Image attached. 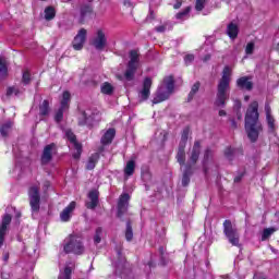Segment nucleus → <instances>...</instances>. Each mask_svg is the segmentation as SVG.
Instances as JSON below:
<instances>
[{
  "instance_id": "obj_1",
  "label": "nucleus",
  "mask_w": 279,
  "mask_h": 279,
  "mask_svg": "<svg viewBox=\"0 0 279 279\" xmlns=\"http://www.w3.org/2000/svg\"><path fill=\"white\" fill-rule=\"evenodd\" d=\"M189 134H191V126H185L181 133V140L175 155L177 162L180 167H184L181 179V185L183 187L191 184V178H193L195 173V165H197L202 154V142L195 141L186 162V143H189Z\"/></svg>"
},
{
  "instance_id": "obj_2",
  "label": "nucleus",
  "mask_w": 279,
  "mask_h": 279,
  "mask_svg": "<svg viewBox=\"0 0 279 279\" xmlns=\"http://www.w3.org/2000/svg\"><path fill=\"white\" fill-rule=\"evenodd\" d=\"M259 119L258 101L254 100L250 104L244 117V130L251 143H257L258 136H260V132H263V123Z\"/></svg>"
},
{
  "instance_id": "obj_3",
  "label": "nucleus",
  "mask_w": 279,
  "mask_h": 279,
  "mask_svg": "<svg viewBox=\"0 0 279 279\" xmlns=\"http://www.w3.org/2000/svg\"><path fill=\"white\" fill-rule=\"evenodd\" d=\"M130 61L123 75L119 74L117 77L123 83L124 88H133L136 86V71H138V51L131 50L129 52Z\"/></svg>"
},
{
  "instance_id": "obj_4",
  "label": "nucleus",
  "mask_w": 279,
  "mask_h": 279,
  "mask_svg": "<svg viewBox=\"0 0 279 279\" xmlns=\"http://www.w3.org/2000/svg\"><path fill=\"white\" fill-rule=\"evenodd\" d=\"M230 75H232V69H230V65H225L222 70V76L218 83L216 99L214 101L215 108H226L228 88H230Z\"/></svg>"
},
{
  "instance_id": "obj_5",
  "label": "nucleus",
  "mask_w": 279,
  "mask_h": 279,
  "mask_svg": "<svg viewBox=\"0 0 279 279\" xmlns=\"http://www.w3.org/2000/svg\"><path fill=\"white\" fill-rule=\"evenodd\" d=\"M63 252L64 254H75V256H82L84 252H86V247L84 246V235L82 233H71L69 234L63 243Z\"/></svg>"
},
{
  "instance_id": "obj_6",
  "label": "nucleus",
  "mask_w": 279,
  "mask_h": 279,
  "mask_svg": "<svg viewBox=\"0 0 279 279\" xmlns=\"http://www.w3.org/2000/svg\"><path fill=\"white\" fill-rule=\"evenodd\" d=\"M223 234L228 239L229 243L233 245V247H239L240 252L243 250V245L241 244V234L239 233V229L232 226V220L226 219L223 221Z\"/></svg>"
},
{
  "instance_id": "obj_7",
  "label": "nucleus",
  "mask_w": 279,
  "mask_h": 279,
  "mask_svg": "<svg viewBox=\"0 0 279 279\" xmlns=\"http://www.w3.org/2000/svg\"><path fill=\"white\" fill-rule=\"evenodd\" d=\"M82 118H78L77 125L84 128L86 125L87 130H93L95 125H99L101 122V112L98 109H93L90 114L86 110H81Z\"/></svg>"
},
{
  "instance_id": "obj_8",
  "label": "nucleus",
  "mask_w": 279,
  "mask_h": 279,
  "mask_svg": "<svg viewBox=\"0 0 279 279\" xmlns=\"http://www.w3.org/2000/svg\"><path fill=\"white\" fill-rule=\"evenodd\" d=\"M116 253L118 256V259L112 263V267L114 268L113 276H119L121 278L122 274H132V268L128 267V259L125 258V255H123V247L117 246Z\"/></svg>"
},
{
  "instance_id": "obj_9",
  "label": "nucleus",
  "mask_w": 279,
  "mask_h": 279,
  "mask_svg": "<svg viewBox=\"0 0 279 279\" xmlns=\"http://www.w3.org/2000/svg\"><path fill=\"white\" fill-rule=\"evenodd\" d=\"M116 253L118 256V259L112 263V267L114 268L113 276H119L121 278L122 274H132V268L128 267V259L125 258V255H123V247L117 246Z\"/></svg>"
},
{
  "instance_id": "obj_10",
  "label": "nucleus",
  "mask_w": 279,
  "mask_h": 279,
  "mask_svg": "<svg viewBox=\"0 0 279 279\" xmlns=\"http://www.w3.org/2000/svg\"><path fill=\"white\" fill-rule=\"evenodd\" d=\"M215 163V150L207 146L203 153V158L201 160V167L205 178H208V173L210 171V165Z\"/></svg>"
},
{
  "instance_id": "obj_11",
  "label": "nucleus",
  "mask_w": 279,
  "mask_h": 279,
  "mask_svg": "<svg viewBox=\"0 0 279 279\" xmlns=\"http://www.w3.org/2000/svg\"><path fill=\"white\" fill-rule=\"evenodd\" d=\"M28 197L32 213H40V189L38 186H31Z\"/></svg>"
},
{
  "instance_id": "obj_12",
  "label": "nucleus",
  "mask_w": 279,
  "mask_h": 279,
  "mask_svg": "<svg viewBox=\"0 0 279 279\" xmlns=\"http://www.w3.org/2000/svg\"><path fill=\"white\" fill-rule=\"evenodd\" d=\"M65 137L68 138V141H70L75 149V151L72 154V158L74 160H80L82 158V153L84 151V148L82 146V143L77 142V135H75L72 130H68L65 132Z\"/></svg>"
},
{
  "instance_id": "obj_13",
  "label": "nucleus",
  "mask_w": 279,
  "mask_h": 279,
  "mask_svg": "<svg viewBox=\"0 0 279 279\" xmlns=\"http://www.w3.org/2000/svg\"><path fill=\"white\" fill-rule=\"evenodd\" d=\"M56 154H58V145H56V143L46 145L41 153L40 163L43 166L49 165V162L53 160V156H56Z\"/></svg>"
},
{
  "instance_id": "obj_14",
  "label": "nucleus",
  "mask_w": 279,
  "mask_h": 279,
  "mask_svg": "<svg viewBox=\"0 0 279 279\" xmlns=\"http://www.w3.org/2000/svg\"><path fill=\"white\" fill-rule=\"evenodd\" d=\"M130 206V194L122 193L118 199L117 206V219H123V216L128 214V208Z\"/></svg>"
},
{
  "instance_id": "obj_15",
  "label": "nucleus",
  "mask_w": 279,
  "mask_h": 279,
  "mask_svg": "<svg viewBox=\"0 0 279 279\" xmlns=\"http://www.w3.org/2000/svg\"><path fill=\"white\" fill-rule=\"evenodd\" d=\"M95 16V8L93 7V1L83 3L80 8V19L78 23H86V19H93Z\"/></svg>"
},
{
  "instance_id": "obj_16",
  "label": "nucleus",
  "mask_w": 279,
  "mask_h": 279,
  "mask_svg": "<svg viewBox=\"0 0 279 279\" xmlns=\"http://www.w3.org/2000/svg\"><path fill=\"white\" fill-rule=\"evenodd\" d=\"M141 180L145 186V191H149L150 186L154 184V174L151 173L149 165H143L141 167Z\"/></svg>"
},
{
  "instance_id": "obj_17",
  "label": "nucleus",
  "mask_w": 279,
  "mask_h": 279,
  "mask_svg": "<svg viewBox=\"0 0 279 279\" xmlns=\"http://www.w3.org/2000/svg\"><path fill=\"white\" fill-rule=\"evenodd\" d=\"M151 84H154L151 77L146 76L143 81L142 89L138 92L140 104H143L144 101H147V99H149V95H151Z\"/></svg>"
},
{
  "instance_id": "obj_18",
  "label": "nucleus",
  "mask_w": 279,
  "mask_h": 279,
  "mask_svg": "<svg viewBox=\"0 0 279 279\" xmlns=\"http://www.w3.org/2000/svg\"><path fill=\"white\" fill-rule=\"evenodd\" d=\"M92 45L96 51H104V49L108 47V38L106 37L104 29L99 28L96 32V37L93 39Z\"/></svg>"
},
{
  "instance_id": "obj_19",
  "label": "nucleus",
  "mask_w": 279,
  "mask_h": 279,
  "mask_svg": "<svg viewBox=\"0 0 279 279\" xmlns=\"http://www.w3.org/2000/svg\"><path fill=\"white\" fill-rule=\"evenodd\" d=\"M12 223V215L4 214L0 223V247L5 243V234H8V226Z\"/></svg>"
},
{
  "instance_id": "obj_20",
  "label": "nucleus",
  "mask_w": 279,
  "mask_h": 279,
  "mask_svg": "<svg viewBox=\"0 0 279 279\" xmlns=\"http://www.w3.org/2000/svg\"><path fill=\"white\" fill-rule=\"evenodd\" d=\"M85 43H86V29L81 28L72 41V47L73 49H75V51H82V49H84Z\"/></svg>"
},
{
  "instance_id": "obj_21",
  "label": "nucleus",
  "mask_w": 279,
  "mask_h": 279,
  "mask_svg": "<svg viewBox=\"0 0 279 279\" xmlns=\"http://www.w3.org/2000/svg\"><path fill=\"white\" fill-rule=\"evenodd\" d=\"M87 197L90 199V202L85 204L86 208H88V210H95V208L99 206V190H90L87 194Z\"/></svg>"
},
{
  "instance_id": "obj_22",
  "label": "nucleus",
  "mask_w": 279,
  "mask_h": 279,
  "mask_svg": "<svg viewBox=\"0 0 279 279\" xmlns=\"http://www.w3.org/2000/svg\"><path fill=\"white\" fill-rule=\"evenodd\" d=\"M171 97V94L165 90V86L160 85L158 86L155 97L153 98V105L156 106V104H162V101H167Z\"/></svg>"
},
{
  "instance_id": "obj_23",
  "label": "nucleus",
  "mask_w": 279,
  "mask_h": 279,
  "mask_svg": "<svg viewBox=\"0 0 279 279\" xmlns=\"http://www.w3.org/2000/svg\"><path fill=\"white\" fill-rule=\"evenodd\" d=\"M236 86L240 90H253L254 83L250 81V76H242L236 80Z\"/></svg>"
},
{
  "instance_id": "obj_24",
  "label": "nucleus",
  "mask_w": 279,
  "mask_h": 279,
  "mask_svg": "<svg viewBox=\"0 0 279 279\" xmlns=\"http://www.w3.org/2000/svg\"><path fill=\"white\" fill-rule=\"evenodd\" d=\"M77 203L72 201L60 214L61 221H71V213L75 210Z\"/></svg>"
},
{
  "instance_id": "obj_25",
  "label": "nucleus",
  "mask_w": 279,
  "mask_h": 279,
  "mask_svg": "<svg viewBox=\"0 0 279 279\" xmlns=\"http://www.w3.org/2000/svg\"><path fill=\"white\" fill-rule=\"evenodd\" d=\"M239 154L240 156H243V148H234L232 146H227L223 156L229 160V162H232L234 160V156Z\"/></svg>"
},
{
  "instance_id": "obj_26",
  "label": "nucleus",
  "mask_w": 279,
  "mask_h": 279,
  "mask_svg": "<svg viewBox=\"0 0 279 279\" xmlns=\"http://www.w3.org/2000/svg\"><path fill=\"white\" fill-rule=\"evenodd\" d=\"M114 136H117V130L114 128L108 129L100 138L101 145H111L112 141H114Z\"/></svg>"
},
{
  "instance_id": "obj_27",
  "label": "nucleus",
  "mask_w": 279,
  "mask_h": 279,
  "mask_svg": "<svg viewBox=\"0 0 279 279\" xmlns=\"http://www.w3.org/2000/svg\"><path fill=\"white\" fill-rule=\"evenodd\" d=\"M10 76V72L8 70V60L5 57L0 56V82H5Z\"/></svg>"
},
{
  "instance_id": "obj_28",
  "label": "nucleus",
  "mask_w": 279,
  "mask_h": 279,
  "mask_svg": "<svg viewBox=\"0 0 279 279\" xmlns=\"http://www.w3.org/2000/svg\"><path fill=\"white\" fill-rule=\"evenodd\" d=\"M12 128H14V122L12 120H7L3 124H1L0 134L2 138H8L10 136Z\"/></svg>"
},
{
  "instance_id": "obj_29",
  "label": "nucleus",
  "mask_w": 279,
  "mask_h": 279,
  "mask_svg": "<svg viewBox=\"0 0 279 279\" xmlns=\"http://www.w3.org/2000/svg\"><path fill=\"white\" fill-rule=\"evenodd\" d=\"M165 90L172 95L173 90H175V78L173 75L166 76L163 78Z\"/></svg>"
},
{
  "instance_id": "obj_30",
  "label": "nucleus",
  "mask_w": 279,
  "mask_h": 279,
  "mask_svg": "<svg viewBox=\"0 0 279 279\" xmlns=\"http://www.w3.org/2000/svg\"><path fill=\"white\" fill-rule=\"evenodd\" d=\"M99 158H100L99 153L92 154V156L87 160L85 169L87 171H93V169H95V167H97V162H99Z\"/></svg>"
},
{
  "instance_id": "obj_31",
  "label": "nucleus",
  "mask_w": 279,
  "mask_h": 279,
  "mask_svg": "<svg viewBox=\"0 0 279 279\" xmlns=\"http://www.w3.org/2000/svg\"><path fill=\"white\" fill-rule=\"evenodd\" d=\"M227 36H229L231 40H235V38L239 37V25L232 22L229 23L227 26Z\"/></svg>"
},
{
  "instance_id": "obj_32",
  "label": "nucleus",
  "mask_w": 279,
  "mask_h": 279,
  "mask_svg": "<svg viewBox=\"0 0 279 279\" xmlns=\"http://www.w3.org/2000/svg\"><path fill=\"white\" fill-rule=\"evenodd\" d=\"M199 88H202V83L199 81L195 82L192 85L191 90L187 95V99H186L187 104H191V101H193V99H195V95H197V93H199Z\"/></svg>"
},
{
  "instance_id": "obj_33",
  "label": "nucleus",
  "mask_w": 279,
  "mask_h": 279,
  "mask_svg": "<svg viewBox=\"0 0 279 279\" xmlns=\"http://www.w3.org/2000/svg\"><path fill=\"white\" fill-rule=\"evenodd\" d=\"M134 171H136V161L134 159H131L126 162L124 167V175L126 178H131V175H134Z\"/></svg>"
},
{
  "instance_id": "obj_34",
  "label": "nucleus",
  "mask_w": 279,
  "mask_h": 279,
  "mask_svg": "<svg viewBox=\"0 0 279 279\" xmlns=\"http://www.w3.org/2000/svg\"><path fill=\"white\" fill-rule=\"evenodd\" d=\"M49 114H51V107L49 106V100L45 99L39 105V117H49Z\"/></svg>"
},
{
  "instance_id": "obj_35",
  "label": "nucleus",
  "mask_w": 279,
  "mask_h": 279,
  "mask_svg": "<svg viewBox=\"0 0 279 279\" xmlns=\"http://www.w3.org/2000/svg\"><path fill=\"white\" fill-rule=\"evenodd\" d=\"M100 92L102 93V95L112 96L114 95V86H112V84H110L109 82H105L100 87Z\"/></svg>"
},
{
  "instance_id": "obj_36",
  "label": "nucleus",
  "mask_w": 279,
  "mask_h": 279,
  "mask_svg": "<svg viewBox=\"0 0 279 279\" xmlns=\"http://www.w3.org/2000/svg\"><path fill=\"white\" fill-rule=\"evenodd\" d=\"M69 101H71V92L65 90L62 93V99L60 101V108H63L66 110L69 108Z\"/></svg>"
},
{
  "instance_id": "obj_37",
  "label": "nucleus",
  "mask_w": 279,
  "mask_h": 279,
  "mask_svg": "<svg viewBox=\"0 0 279 279\" xmlns=\"http://www.w3.org/2000/svg\"><path fill=\"white\" fill-rule=\"evenodd\" d=\"M45 20L46 21H53L56 19V8L52 5L45 8Z\"/></svg>"
},
{
  "instance_id": "obj_38",
  "label": "nucleus",
  "mask_w": 279,
  "mask_h": 279,
  "mask_svg": "<svg viewBox=\"0 0 279 279\" xmlns=\"http://www.w3.org/2000/svg\"><path fill=\"white\" fill-rule=\"evenodd\" d=\"M132 239H134V231L132 229V220L129 219L126 220L125 240L130 242Z\"/></svg>"
},
{
  "instance_id": "obj_39",
  "label": "nucleus",
  "mask_w": 279,
  "mask_h": 279,
  "mask_svg": "<svg viewBox=\"0 0 279 279\" xmlns=\"http://www.w3.org/2000/svg\"><path fill=\"white\" fill-rule=\"evenodd\" d=\"M274 232H276V228L274 227L264 229L262 232L260 241H268Z\"/></svg>"
},
{
  "instance_id": "obj_40",
  "label": "nucleus",
  "mask_w": 279,
  "mask_h": 279,
  "mask_svg": "<svg viewBox=\"0 0 279 279\" xmlns=\"http://www.w3.org/2000/svg\"><path fill=\"white\" fill-rule=\"evenodd\" d=\"M104 234V228L98 227L95 230V234H94V243L95 245H99V243H101V235Z\"/></svg>"
},
{
  "instance_id": "obj_41",
  "label": "nucleus",
  "mask_w": 279,
  "mask_h": 279,
  "mask_svg": "<svg viewBox=\"0 0 279 279\" xmlns=\"http://www.w3.org/2000/svg\"><path fill=\"white\" fill-rule=\"evenodd\" d=\"M22 84H23V86H29V84H32V73H29V71L23 72Z\"/></svg>"
},
{
  "instance_id": "obj_42",
  "label": "nucleus",
  "mask_w": 279,
  "mask_h": 279,
  "mask_svg": "<svg viewBox=\"0 0 279 279\" xmlns=\"http://www.w3.org/2000/svg\"><path fill=\"white\" fill-rule=\"evenodd\" d=\"M7 211L8 213H14V218L16 219V223L20 225L21 223V217H22V214L19 209H16V207L14 206H10V207H7Z\"/></svg>"
},
{
  "instance_id": "obj_43",
  "label": "nucleus",
  "mask_w": 279,
  "mask_h": 279,
  "mask_svg": "<svg viewBox=\"0 0 279 279\" xmlns=\"http://www.w3.org/2000/svg\"><path fill=\"white\" fill-rule=\"evenodd\" d=\"M191 5L186 7L183 11H180L179 13L175 14V19H178L179 21H182L185 16H187L189 14H191Z\"/></svg>"
},
{
  "instance_id": "obj_44",
  "label": "nucleus",
  "mask_w": 279,
  "mask_h": 279,
  "mask_svg": "<svg viewBox=\"0 0 279 279\" xmlns=\"http://www.w3.org/2000/svg\"><path fill=\"white\" fill-rule=\"evenodd\" d=\"M64 108L59 107V109L57 110L56 114H54V121L56 123H62V120L64 119Z\"/></svg>"
},
{
  "instance_id": "obj_45",
  "label": "nucleus",
  "mask_w": 279,
  "mask_h": 279,
  "mask_svg": "<svg viewBox=\"0 0 279 279\" xmlns=\"http://www.w3.org/2000/svg\"><path fill=\"white\" fill-rule=\"evenodd\" d=\"M245 175H247V171L245 169L243 171H238V174L233 179L234 184L243 182V178H245Z\"/></svg>"
},
{
  "instance_id": "obj_46",
  "label": "nucleus",
  "mask_w": 279,
  "mask_h": 279,
  "mask_svg": "<svg viewBox=\"0 0 279 279\" xmlns=\"http://www.w3.org/2000/svg\"><path fill=\"white\" fill-rule=\"evenodd\" d=\"M12 95H15V97H19L21 95V89L15 88L14 86L7 88V97H12Z\"/></svg>"
},
{
  "instance_id": "obj_47",
  "label": "nucleus",
  "mask_w": 279,
  "mask_h": 279,
  "mask_svg": "<svg viewBox=\"0 0 279 279\" xmlns=\"http://www.w3.org/2000/svg\"><path fill=\"white\" fill-rule=\"evenodd\" d=\"M207 2H208V0H196V2H195L196 12H202V10H204V8H206Z\"/></svg>"
},
{
  "instance_id": "obj_48",
  "label": "nucleus",
  "mask_w": 279,
  "mask_h": 279,
  "mask_svg": "<svg viewBox=\"0 0 279 279\" xmlns=\"http://www.w3.org/2000/svg\"><path fill=\"white\" fill-rule=\"evenodd\" d=\"M266 121L268 123L269 130H276V120L274 119V116L266 117Z\"/></svg>"
},
{
  "instance_id": "obj_49",
  "label": "nucleus",
  "mask_w": 279,
  "mask_h": 279,
  "mask_svg": "<svg viewBox=\"0 0 279 279\" xmlns=\"http://www.w3.org/2000/svg\"><path fill=\"white\" fill-rule=\"evenodd\" d=\"M151 21H156V13L154 9L149 8L148 15L145 19V23H151Z\"/></svg>"
},
{
  "instance_id": "obj_50",
  "label": "nucleus",
  "mask_w": 279,
  "mask_h": 279,
  "mask_svg": "<svg viewBox=\"0 0 279 279\" xmlns=\"http://www.w3.org/2000/svg\"><path fill=\"white\" fill-rule=\"evenodd\" d=\"M254 47H255V45H254V43H248L247 45H246V48H245V53L247 54V56H252V53H254Z\"/></svg>"
},
{
  "instance_id": "obj_51",
  "label": "nucleus",
  "mask_w": 279,
  "mask_h": 279,
  "mask_svg": "<svg viewBox=\"0 0 279 279\" xmlns=\"http://www.w3.org/2000/svg\"><path fill=\"white\" fill-rule=\"evenodd\" d=\"M195 60V54H186L184 57L185 64H192Z\"/></svg>"
},
{
  "instance_id": "obj_52",
  "label": "nucleus",
  "mask_w": 279,
  "mask_h": 279,
  "mask_svg": "<svg viewBox=\"0 0 279 279\" xmlns=\"http://www.w3.org/2000/svg\"><path fill=\"white\" fill-rule=\"evenodd\" d=\"M155 31L158 34H165L167 32V23H165L163 25H160V26H156Z\"/></svg>"
},
{
  "instance_id": "obj_53",
  "label": "nucleus",
  "mask_w": 279,
  "mask_h": 279,
  "mask_svg": "<svg viewBox=\"0 0 279 279\" xmlns=\"http://www.w3.org/2000/svg\"><path fill=\"white\" fill-rule=\"evenodd\" d=\"M159 265H161V267H167V265L169 264V262L167 260V257L165 255H159Z\"/></svg>"
},
{
  "instance_id": "obj_54",
  "label": "nucleus",
  "mask_w": 279,
  "mask_h": 279,
  "mask_svg": "<svg viewBox=\"0 0 279 279\" xmlns=\"http://www.w3.org/2000/svg\"><path fill=\"white\" fill-rule=\"evenodd\" d=\"M264 109H265L266 117H271V106H269V102L265 104Z\"/></svg>"
},
{
  "instance_id": "obj_55",
  "label": "nucleus",
  "mask_w": 279,
  "mask_h": 279,
  "mask_svg": "<svg viewBox=\"0 0 279 279\" xmlns=\"http://www.w3.org/2000/svg\"><path fill=\"white\" fill-rule=\"evenodd\" d=\"M229 121L231 123L232 130H239V124L236 123V120L234 118H229Z\"/></svg>"
},
{
  "instance_id": "obj_56",
  "label": "nucleus",
  "mask_w": 279,
  "mask_h": 279,
  "mask_svg": "<svg viewBox=\"0 0 279 279\" xmlns=\"http://www.w3.org/2000/svg\"><path fill=\"white\" fill-rule=\"evenodd\" d=\"M125 272H122L121 276H124V279H134V275H132L133 272H128L126 270H124Z\"/></svg>"
},
{
  "instance_id": "obj_57",
  "label": "nucleus",
  "mask_w": 279,
  "mask_h": 279,
  "mask_svg": "<svg viewBox=\"0 0 279 279\" xmlns=\"http://www.w3.org/2000/svg\"><path fill=\"white\" fill-rule=\"evenodd\" d=\"M149 266V269L156 267V262H154V259L150 257V259L147 262V264Z\"/></svg>"
},
{
  "instance_id": "obj_58",
  "label": "nucleus",
  "mask_w": 279,
  "mask_h": 279,
  "mask_svg": "<svg viewBox=\"0 0 279 279\" xmlns=\"http://www.w3.org/2000/svg\"><path fill=\"white\" fill-rule=\"evenodd\" d=\"M174 10H180L182 8V1L177 0V2L173 4Z\"/></svg>"
},
{
  "instance_id": "obj_59",
  "label": "nucleus",
  "mask_w": 279,
  "mask_h": 279,
  "mask_svg": "<svg viewBox=\"0 0 279 279\" xmlns=\"http://www.w3.org/2000/svg\"><path fill=\"white\" fill-rule=\"evenodd\" d=\"M236 119L238 121H241L243 119V113H241V110H235Z\"/></svg>"
},
{
  "instance_id": "obj_60",
  "label": "nucleus",
  "mask_w": 279,
  "mask_h": 279,
  "mask_svg": "<svg viewBox=\"0 0 279 279\" xmlns=\"http://www.w3.org/2000/svg\"><path fill=\"white\" fill-rule=\"evenodd\" d=\"M218 114H219V117H227L228 112H226V110H223V109H220L218 111Z\"/></svg>"
},
{
  "instance_id": "obj_61",
  "label": "nucleus",
  "mask_w": 279,
  "mask_h": 279,
  "mask_svg": "<svg viewBox=\"0 0 279 279\" xmlns=\"http://www.w3.org/2000/svg\"><path fill=\"white\" fill-rule=\"evenodd\" d=\"M210 58H211L210 53L205 54L203 58V62H208V60H210Z\"/></svg>"
},
{
  "instance_id": "obj_62",
  "label": "nucleus",
  "mask_w": 279,
  "mask_h": 279,
  "mask_svg": "<svg viewBox=\"0 0 279 279\" xmlns=\"http://www.w3.org/2000/svg\"><path fill=\"white\" fill-rule=\"evenodd\" d=\"M159 256H165V246H159Z\"/></svg>"
},
{
  "instance_id": "obj_63",
  "label": "nucleus",
  "mask_w": 279,
  "mask_h": 279,
  "mask_svg": "<svg viewBox=\"0 0 279 279\" xmlns=\"http://www.w3.org/2000/svg\"><path fill=\"white\" fill-rule=\"evenodd\" d=\"M245 223H250V214L245 211Z\"/></svg>"
},
{
  "instance_id": "obj_64",
  "label": "nucleus",
  "mask_w": 279,
  "mask_h": 279,
  "mask_svg": "<svg viewBox=\"0 0 279 279\" xmlns=\"http://www.w3.org/2000/svg\"><path fill=\"white\" fill-rule=\"evenodd\" d=\"M236 110H241V101H236V104H235V111Z\"/></svg>"
}]
</instances>
